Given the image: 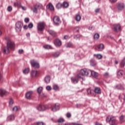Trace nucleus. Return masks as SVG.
<instances>
[{
	"label": "nucleus",
	"mask_w": 125,
	"mask_h": 125,
	"mask_svg": "<svg viewBox=\"0 0 125 125\" xmlns=\"http://www.w3.org/2000/svg\"><path fill=\"white\" fill-rule=\"evenodd\" d=\"M8 93L5 91V90L3 89H0V96L1 97H3V96H5V95H7Z\"/></svg>",
	"instance_id": "dca6fc26"
},
{
	"label": "nucleus",
	"mask_w": 125,
	"mask_h": 125,
	"mask_svg": "<svg viewBox=\"0 0 125 125\" xmlns=\"http://www.w3.org/2000/svg\"><path fill=\"white\" fill-rule=\"evenodd\" d=\"M117 77L118 78H122L124 75V71L123 70H120L117 71Z\"/></svg>",
	"instance_id": "412c9836"
},
{
	"label": "nucleus",
	"mask_w": 125,
	"mask_h": 125,
	"mask_svg": "<svg viewBox=\"0 0 125 125\" xmlns=\"http://www.w3.org/2000/svg\"><path fill=\"white\" fill-rule=\"evenodd\" d=\"M46 8L47 9H50V10L53 11L54 10V7L53 6V5L51 4V3H49L47 6Z\"/></svg>",
	"instance_id": "4be33fe9"
},
{
	"label": "nucleus",
	"mask_w": 125,
	"mask_h": 125,
	"mask_svg": "<svg viewBox=\"0 0 125 125\" xmlns=\"http://www.w3.org/2000/svg\"><path fill=\"white\" fill-rule=\"evenodd\" d=\"M90 65L91 66H95L96 65V62H95L94 60L92 59L90 60Z\"/></svg>",
	"instance_id": "473e14b6"
},
{
	"label": "nucleus",
	"mask_w": 125,
	"mask_h": 125,
	"mask_svg": "<svg viewBox=\"0 0 125 125\" xmlns=\"http://www.w3.org/2000/svg\"><path fill=\"white\" fill-rule=\"evenodd\" d=\"M7 11H8L9 12H11V11H12V7L11 6H9L7 7Z\"/></svg>",
	"instance_id": "c03bdc74"
},
{
	"label": "nucleus",
	"mask_w": 125,
	"mask_h": 125,
	"mask_svg": "<svg viewBox=\"0 0 125 125\" xmlns=\"http://www.w3.org/2000/svg\"><path fill=\"white\" fill-rule=\"evenodd\" d=\"M63 6V4H62L61 3H58V4H57V5H56V8H57L58 9H60V8H61Z\"/></svg>",
	"instance_id": "2f4dec72"
},
{
	"label": "nucleus",
	"mask_w": 125,
	"mask_h": 125,
	"mask_svg": "<svg viewBox=\"0 0 125 125\" xmlns=\"http://www.w3.org/2000/svg\"><path fill=\"white\" fill-rule=\"evenodd\" d=\"M28 28H29V29H32V28H33L34 27V24H33V23L30 22L28 25Z\"/></svg>",
	"instance_id": "a18cd8bd"
},
{
	"label": "nucleus",
	"mask_w": 125,
	"mask_h": 125,
	"mask_svg": "<svg viewBox=\"0 0 125 125\" xmlns=\"http://www.w3.org/2000/svg\"><path fill=\"white\" fill-rule=\"evenodd\" d=\"M53 89L54 90H56V91H57L59 90V87L58 86V85L55 84L53 85Z\"/></svg>",
	"instance_id": "72a5a7b5"
},
{
	"label": "nucleus",
	"mask_w": 125,
	"mask_h": 125,
	"mask_svg": "<svg viewBox=\"0 0 125 125\" xmlns=\"http://www.w3.org/2000/svg\"><path fill=\"white\" fill-rule=\"evenodd\" d=\"M18 110H19V108H18V107L17 106H15L13 108V111H18Z\"/></svg>",
	"instance_id": "8fccbe9b"
},
{
	"label": "nucleus",
	"mask_w": 125,
	"mask_h": 125,
	"mask_svg": "<svg viewBox=\"0 0 125 125\" xmlns=\"http://www.w3.org/2000/svg\"><path fill=\"white\" fill-rule=\"evenodd\" d=\"M76 106L77 108H80V107H81V104H77Z\"/></svg>",
	"instance_id": "338daca9"
},
{
	"label": "nucleus",
	"mask_w": 125,
	"mask_h": 125,
	"mask_svg": "<svg viewBox=\"0 0 125 125\" xmlns=\"http://www.w3.org/2000/svg\"><path fill=\"white\" fill-rule=\"evenodd\" d=\"M60 55V53L59 52H56L53 54V57L57 58Z\"/></svg>",
	"instance_id": "f704fd0d"
},
{
	"label": "nucleus",
	"mask_w": 125,
	"mask_h": 125,
	"mask_svg": "<svg viewBox=\"0 0 125 125\" xmlns=\"http://www.w3.org/2000/svg\"><path fill=\"white\" fill-rule=\"evenodd\" d=\"M38 75V71L37 70H32L31 72V76L33 78L36 77Z\"/></svg>",
	"instance_id": "a878e982"
},
{
	"label": "nucleus",
	"mask_w": 125,
	"mask_h": 125,
	"mask_svg": "<svg viewBox=\"0 0 125 125\" xmlns=\"http://www.w3.org/2000/svg\"><path fill=\"white\" fill-rule=\"evenodd\" d=\"M43 48H44L45 49H50V48H51V46L49 45H44L43 46Z\"/></svg>",
	"instance_id": "c9c22d12"
},
{
	"label": "nucleus",
	"mask_w": 125,
	"mask_h": 125,
	"mask_svg": "<svg viewBox=\"0 0 125 125\" xmlns=\"http://www.w3.org/2000/svg\"><path fill=\"white\" fill-rule=\"evenodd\" d=\"M12 104H13V100H12V99H10V102H9V104L12 105Z\"/></svg>",
	"instance_id": "4d7b16f0"
},
{
	"label": "nucleus",
	"mask_w": 125,
	"mask_h": 125,
	"mask_svg": "<svg viewBox=\"0 0 125 125\" xmlns=\"http://www.w3.org/2000/svg\"><path fill=\"white\" fill-rule=\"evenodd\" d=\"M116 88H117V89H120L121 90H125V89L124 85H123L121 84H119L118 85H117L116 86Z\"/></svg>",
	"instance_id": "b1692460"
},
{
	"label": "nucleus",
	"mask_w": 125,
	"mask_h": 125,
	"mask_svg": "<svg viewBox=\"0 0 125 125\" xmlns=\"http://www.w3.org/2000/svg\"><path fill=\"white\" fill-rule=\"evenodd\" d=\"M80 29V27H79V26L75 27L74 28L73 32L74 33H79Z\"/></svg>",
	"instance_id": "c85d7f7f"
},
{
	"label": "nucleus",
	"mask_w": 125,
	"mask_h": 125,
	"mask_svg": "<svg viewBox=\"0 0 125 125\" xmlns=\"http://www.w3.org/2000/svg\"><path fill=\"white\" fill-rule=\"evenodd\" d=\"M73 45V44L71 42H69L66 44V47H71Z\"/></svg>",
	"instance_id": "37998d69"
},
{
	"label": "nucleus",
	"mask_w": 125,
	"mask_h": 125,
	"mask_svg": "<svg viewBox=\"0 0 125 125\" xmlns=\"http://www.w3.org/2000/svg\"><path fill=\"white\" fill-rule=\"evenodd\" d=\"M36 125H43V122H37Z\"/></svg>",
	"instance_id": "864d4df0"
},
{
	"label": "nucleus",
	"mask_w": 125,
	"mask_h": 125,
	"mask_svg": "<svg viewBox=\"0 0 125 125\" xmlns=\"http://www.w3.org/2000/svg\"><path fill=\"white\" fill-rule=\"evenodd\" d=\"M30 72V69L26 68L23 71V74H28Z\"/></svg>",
	"instance_id": "a19ab883"
},
{
	"label": "nucleus",
	"mask_w": 125,
	"mask_h": 125,
	"mask_svg": "<svg viewBox=\"0 0 125 125\" xmlns=\"http://www.w3.org/2000/svg\"><path fill=\"white\" fill-rule=\"evenodd\" d=\"M113 29L115 32H119L121 30V25L119 24H115L113 25Z\"/></svg>",
	"instance_id": "4468645a"
},
{
	"label": "nucleus",
	"mask_w": 125,
	"mask_h": 125,
	"mask_svg": "<svg viewBox=\"0 0 125 125\" xmlns=\"http://www.w3.org/2000/svg\"><path fill=\"white\" fill-rule=\"evenodd\" d=\"M5 40L7 42V47L10 48L11 50H14V48H15V44L14 42L8 38L6 37Z\"/></svg>",
	"instance_id": "f257e3e1"
},
{
	"label": "nucleus",
	"mask_w": 125,
	"mask_h": 125,
	"mask_svg": "<svg viewBox=\"0 0 125 125\" xmlns=\"http://www.w3.org/2000/svg\"><path fill=\"white\" fill-rule=\"evenodd\" d=\"M38 8H42V4H36L34 6L33 8H31V10L33 11V12L34 13H38Z\"/></svg>",
	"instance_id": "39448f33"
},
{
	"label": "nucleus",
	"mask_w": 125,
	"mask_h": 125,
	"mask_svg": "<svg viewBox=\"0 0 125 125\" xmlns=\"http://www.w3.org/2000/svg\"><path fill=\"white\" fill-rule=\"evenodd\" d=\"M22 52H24V50H23V49H20L19 50V53L20 54H22Z\"/></svg>",
	"instance_id": "6e6d98bb"
},
{
	"label": "nucleus",
	"mask_w": 125,
	"mask_h": 125,
	"mask_svg": "<svg viewBox=\"0 0 125 125\" xmlns=\"http://www.w3.org/2000/svg\"><path fill=\"white\" fill-rule=\"evenodd\" d=\"M66 116L67 118H71V117H72V115L71 114V113L70 112H67L66 114Z\"/></svg>",
	"instance_id": "49530a36"
},
{
	"label": "nucleus",
	"mask_w": 125,
	"mask_h": 125,
	"mask_svg": "<svg viewBox=\"0 0 125 125\" xmlns=\"http://www.w3.org/2000/svg\"><path fill=\"white\" fill-rule=\"evenodd\" d=\"M60 104H56L53 107L51 108V110L53 112H56V111H58L60 109Z\"/></svg>",
	"instance_id": "9b49d317"
},
{
	"label": "nucleus",
	"mask_w": 125,
	"mask_h": 125,
	"mask_svg": "<svg viewBox=\"0 0 125 125\" xmlns=\"http://www.w3.org/2000/svg\"><path fill=\"white\" fill-rule=\"evenodd\" d=\"M62 5L63 7L67 8V7L69 6V3H68L67 2H63Z\"/></svg>",
	"instance_id": "ea45409f"
},
{
	"label": "nucleus",
	"mask_w": 125,
	"mask_h": 125,
	"mask_svg": "<svg viewBox=\"0 0 125 125\" xmlns=\"http://www.w3.org/2000/svg\"><path fill=\"white\" fill-rule=\"evenodd\" d=\"M45 23L43 22H40L37 24V30L38 32H42L44 30Z\"/></svg>",
	"instance_id": "7ed1b4c3"
},
{
	"label": "nucleus",
	"mask_w": 125,
	"mask_h": 125,
	"mask_svg": "<svg viewBox=\"0 0 125 125\" xmlns=\"http://www.w3.org/2000/svg\"><path fill=\"white\" fill-rule=\"evenodd\" d=\"M31 65L34 67V68H39L40 63L37 62L36 61L32 60L30 62Z\"/></svg>",
	"instance_id": "1a4fd4ad"
},
{
	"label": "nucleus",
	"mask_w": 125,
	"mask_h": 125,
	"mask_svg": "<svg viewBox=\"0 0 125 125\" xmlns=\"http://www.w3.org/2000/svg\"><path fill=\"white\" fill-rule=\"evenodd\" d=\"M37 109L38 111H45L47 107L45 105H39L37 106Z\"/></svg>",
	"instance_id": "f8f14e48"
},
{
	"label": "nucleus",
	"mask_w": 125,
	"mask_h": 125,
	"mask_svg": "<svg viewBox=\"0 0 125 125\" xmlns=\"http://www.w3.org/2000/svg\"><path fill=\"white\" fill-rule=\"evenodd\" d=\"M89 70L86 69V68H83L81 69L80 71V73H79L81 76H88L89 74Z\"/></svg>",
	"instance_id": "423d86ee"
},
{
	"label": "nucleus",
	"mask_w": 125,
	"mask_h": 125,
	"mask_svg": "<svg viewBox=\"0 0 125 125\" xmlns=\"http://www.w3.org/2000/svg\"><path fill=\"white\" fill-rule=\"evenodd\" d=\"M120 121L122 123H124V122H125V116L124 115H121L120 117Z\"/></svg>",
	"instance_id": "7c9ffc66"
},
{
	"label": "nucleus",
	"mask_w": 125,
	"mask_h": 125,
	"mask_svg": "<svg viewBox=\"0 0 125 125\" xmlns=\"http://www.w3.org/2000/svg\"><path fill=\"white\" fill-rule=\"evenodd\" d=\"M54 44L56 46H61V45H62V42H61V41L59 39H56L54 41Z\"/></svg>",
	"instance_id": "9d476101"
},
{
	"label": "nucleus",
	"mask_w": 125,
	"mask_h": 125,
	"mask_svg": "<svg viewBox=\"0 0 125 125\" xmlns=\"http://www.w3.org/2000/svg\"><path fill=\"white\" fill-rule=\"evenodd\" d=\"M125 5L123 3H119L117 6V8L118 10L122 11L125 9Z\"/></svg>",
	"instance_id": "ddd939ff"
},
{
	"label": "nucleus",
	"mask_w": 125,
	"mask_h": 125,
	"mask_svg": "<svg viewBox=\"0 0 125 125\" xmlns=\"http://www.w3.org/2000/svg\"><path fill=\"white\" fill-rule=\"evenodd\" d=\"M94 40H95L96 41H97V40H98V39H99V34L98 33L95 34L94 35Z\"/></svg>",
	"instance_id": "4c0bfd02"
},
{
	"label": "nucleus",
	"mask_w": 125,
	"mask_h": 125,
	"mask_svg": "<svg viewBox=\"0 0 125 125\" xmlns=\"http://www.w3.org/2000/svg\"><path fill=\"white\" fill-rule=\"evenodd\" d=\"M23 23L21 21H17L16 23V30L17 32H21Z\"/></svg>",
	"instance_id": "20e7f679"
},
{
	"label": "nucleus",
	"mask_w": 125,
	"mask_h": 125,
	"mask_svg": "<svg viewBox=\"0 0 125 125\" xmlns=\"http://www.w3.org/2000/svg\"><path fill=\"white\" fill-rule=\"evenodd\" d=\"M81 37L82 35H80V34H77L74 36V39L75 40H79V39H80V38H81Z\"/></svg>",
	"instance_id": "58836bf2"
},
{
	"label": "nucleus",
	"mask_w": 125,
	"mask_h": 125,
	"mask_svg": "<svg viewBox=\"0 0 125 125\" xmlns=\"http://www.w3.org/2000/svg\"><path fill=\"white\" fill-rule=\"evenodd\" d=\"M32 94H33V91H30L27 92L25 94V97L26 99H31V96H32Z\"/></svg>",
	"instance_id": "6ab92c4d"
},
{
	"label": "nucleus",
	"mask_w": 125,
	"mask_h": 125,
	"mask_svg": "<svg viewBox=\"0 0 125 125\" xmlns=\"http://www.w3.org/2000/svg\"><path fill=\"white\" fill-rule=\"evenodd\" d=\"M47 32L52 36V37H56L57 36V33L53 30H48Z\"/></svg>",
	"instance_id": "f3484780"
},
{
	"label": "nucleus",
	"mask_w": 125,
	"mask_h": 125,
	"mask_svg": "<svg viewBox=\"0 0 125 125\" xmlns=\"http://www.w3.org/2000/svg\"><path fill=\"white\" fill-rule=\"evenodd\" d=\"M94 92L97 94H101V89L98 87H95Z\"/></svg>",
	"instance_id": "aec40b11"
},
{
	"label": "nucleus",
	"mask_w": 125,
	"mask_h": 125,
	"mask_svg": "<svg viewBox=\"0 0 125 125\" xmlns=\"http://www.w3.org/2000/svg\"><path fill=\"white\" fill-rule=\"evenodd\" d=\"M104 77H106L107 78V77L109 76V73L108 72H106L104 74Z\"/></svg>",
	"instance_id": "13d9d810"
},
{
	"label": "nucleus",
	"mask_w": 125,
	"mask_h": 125,
	"mask_svg": "<svg viewBox=\"0 0 125 125\" xmlns=\"http://www.w3.org/2000/svg\"><path fill=\"white\" fill-rule=\"evenodd\" d=\"M106 123H109L110 125H118V122L114 117L108 116L106 119Z\"/></svg>",
	"instance_id": "f03ea898"
},
{
	"label": "nucleus",
	"mask_w": 125,
	"mask_h": 125,
	"mask_svg": "<svg viewBox=\"0 0 125 125\" xmlns=\"http://www.w3.org/2000/svg\"><path fill=\"white\" fill-rule=\"evenodd\" d=\"M123 95H124V100H125V94H123Z\"/></svg>",
	"instance_id": "774afa93"
},
{
	"label": "nucleus",
	"mask_w": 125,
	"mask_h": 125,
	"mask_svg": "<svg viewBox=\"0 0 125 125\" xmlns=\"http://www.w3.org/2000/svg\"><path fill=\"white\" fill-rule=\"evenodd\" d=\"M71 125H83L82 124H79V123H72Z\"/></svg>",
	"instance_id": "5fc2aeb1"
},
{
	"label": "nucleus",
	"mask_w": 125,
	"mask_h": 125,
	"mask_svg": "<svg viewBox=\"0 0 125 125\" xmlns=\"http://www.w3.org/2000/svg\"><path fill=\"white\" fill-rule=\"evenodd\" d=\"M87 92L88 94H91V89H90V88H88L87 89Z\"/></svg>",
	"instance_id": "3c124183"
},
{
	"label": "nucleus",
	"mask_w": 125,
	"mask_h": 125,
	"mask_svg": "<svg viewBox=\"0 0 125 125\" xmlns=\"http://www.w3.org/2000/svg\"><path fill=\"white\" fill-rule=\"evenodd\" d=\"M28 27L27 25H24L23 26V29H24V30H27L28 29Z\"/></svg>",
	"instance_id": "e2e57ef3"
},
{
	"label": "nucleus",
	"mask_w": 125,
	"mask_h": 125,
	"mask_svg": "<svg viewBox=\"0 0 125 125\" xmlns=\"http://www.w3.org/2000/svg\"><path fill=\"white\" fill-rule=\"evenodd\" d=\"M68 38H69V37H68V36H67V35H65L64 37V40H68Z\"/></svg>",
	"instance_id": "0e129e2a"
},
{
	"label": "nucleus",
	"mask_w": 125,
	"mask_h": 125,
	"mask_svg": "<svg viewBox=\"0 0 125 125\" xmlns=\"http://www.w3.org/2000/svg\"><path fill=\"white\" fill-rule=\"evenodd\" d=\"M75 19L76 21H77L78 22H80V21H81V19H82V17L80 15H77L76 16Z\"/></svg>",
	"instance_id": "c756f323"
},
{
	"label": "nucleus",
	"mask_w": 125,
	"mask_h": 125,
	"mask_svg": "<svg viewBox=\"0 0 125 125\" xmlns=\"http://www.w3.org/2000/svg\"><path fill=\"white\" fill-rule=\"evenodd\" d=\"M10 53V50H9V48L7 46H5L3 48V53L4 54H8Z\"/></svg>",
	"instance_id": "2eb2a0df"
},
{
	"label": "nucleus",
	"mask_w": 125,
	"mask_h": 125,
	"mask_svg": "<svg viewBox=\"0 0 125 125\" xmlns=\"http://www.w3.org/2000/svg\"><path fill=\"white\" fill-rule=\"evenodd\" d=\"M44 81L46 83H50V77L49 76H46Z\"/></svg>",
	"instance_id": "bb28decb"
},
{
	"label": "nucleus",
	"mask_w": 125,
	"mask_h": 125,
	"mask_svg": "<svg viewBox=\"0 0 125 125\" xmlns=\"http://www.w3.org/2000/svg\"><path fill=\"white\" fill-rule=\"evenodd\" d=\"M94 29V27L93 26H90L89 27V30H93Z\"/></svg>",
	"instance_id": "bf43d9fd"
},
{
	"label": "nucleus",
	"mask_w": 125,
	"mask_h": 125,
	"mask_svg": "<svg viewBox=\"0 0 125 125\" xmlns=\"http://www.w3.org/2000/svg\"><path fill=\"white\" fill-rule=\"evenodd\" d=\"M46 89L47 90H48V91H50V90H51V89H52L51 86H49V85L47 86L46 87Z\"/></svg>",
	"instance_id": "de8ad7c7"
},
{
	"label": "nucleus",
	"mask_w": 125,
	"mask_h": 125,
	"mask_svg": "<svg viewBox=\"0 0 125 125\" xmlns=\"http://www.w3.org/2000/svg\"><path fill=\"white\" fill-rule=\"evenodd\" d=\"M96 56V58L98 59H102V56L101 55V54H97V55H94Z\"/></svg>",
	"instance_id": "79ce46f5"
},
{
	"label": "nucleus",
	"mask_w": 125,
	"mask_h": 125,
	"mask_svg": "<svg viewBox=\"0 0 125 125\" xmlns=\"http://www.w3.org/2000/svg\"><path fill=\"white\" fill-rule=\"evenodd\" d=\"M125 66V59H124L121 61V62H120V67H121V68H124Z\"/></svg>",
	"instance_id": "cd10ccee"
},
{
	"label": "nucleus",
	"mask_w": 125,
	"mask_h": 125,
	"mask_svg": "<svg viewBox=\"0 0 125 125\" xmlns=\"http://www.w3.org/2000/svg\"><path fill=\"white\" fill-rule=\"evenodd\" d=\"M15 118V117H14V115H9L7 118V121L8 122H11V121H14Z\"/></svg>",
	"instance_id": "5701e85b"
},
{
	"label": "nucleus",
	"mask_w": 125,
	"mask_h": 125,
	"mask_svg": "<svg viewBox=\"0 0 125 125\" xmlns=\"http://www.w3.org/2000/svg\"><path fill=\"white\" fill-rule=\"evenodd\" d=\"M53 21L55 25H56L57 26H58V25L61 24V21L58 16L54 17L53 18Z\"/></svg>",
	"instance_id": "6e6552de"
},
{
	"label": "nucleus",
	"mask_w": 125,
	"mask_h": 125,
	"mask_svg": "<svg viewBox=\"0 0 125 125\" xmlns=\"http://www.w3.org/2000/svg\"><path fill=\"white\" fill-rule=\"evenodd\" d=\"M90 73L91 74V76H92V77H93L94 78H97V77L98 76V73H97V72H96L95 71L90 70L89 74Z\"/></svg>",
	"instance_id": "393cba45"
},
{
	"label": "nucleus",
	"mask_w": 125,
	"mask_h": 125,
	"mask_svg": "<svg viewBox=\"0 0 125 125\" xmlns=\"http://www.w3.org/2000/svg\"><path fill=\"white\" fill-rule=\"evenodd\" d=\"M81 78H82L81 74H78L77 77L71 78V81L73 83H78L79 82V79H81Z\"/></svg>",
	"instance_id": "0eeeda50"
},
{
	"label": "nucleus",
	"mask_w": 125,
	"mask_h": 125,
	"mask_svg": "<svg viewBox=\"0 0 125 125\" xmlns=\"http://www.w3.org/2000/svg\"><path fill=\"white\" fill-rule=\"evenodd\" d=\"M43 88L42 87H39L37 89V91L39 93V94H41L42 93V91Z\"/></svg>",
	"instance_id": "e433bc0d"
},
{
	"label": "nucleus",
	"mask_w": 125,
	"mask_h": 125,
	"mask_svg": "<svg viewBox=\"0 0 125 125\" xmlns=\"http://www.w3.org/2000/svg\"><path fill=\"white\" fill-rule=\"evenodd\" d=\"M29 21H30V19L29 18H26L24 19V21L25 22V23H28Z\"/></svg>",
	"instance_id": "603ef678"
},
{
	"label": "nucleus",
	"mask_w": 125,
	"mask_h": 125,
	"mask_svg": "<svg viewBox=\"0 0 125 125\" xmlns=\"http://www.w3.org/2000/svg\"><path fill=\"white\" fill-rule=\"evenodd\" d=\"M99 10H100V9H96V10H95V12L96 13H98V12H99Z\"/></svg>",
	"instance_id": "69168bd1"
},
{
	"label": "nucleus",
	"mask_w": 125,
	"mask_h": 125,
	"mask_svg": "<svg viewBox=\"0 0 125 125\" xmlns=\"http://www.w3.org/2000/svg\"><path fill=\"white\" fill-rule=\"evenodd\" d=\"M64 122V119L63 118H60L58 120V123H63Z\"/></svg>",
	"instance_id": "09e8293b"
},
{
	"label": "nucleus",
	"mask_w": 125,
	"mask_h": 125,
	"mask_svg": "<svg viewBox=\"0 0 125 125\" xmlns=\"http://www.w3.org/2000/svg\"><path fill=\"white\" fill-rule=\"evenodd\" d=\"M118 0H109V1L111 3L116 2Z\"/></svg>",
	"instance_id": "052dcab7"
},
{
	"label": "nucleus",
	"mask_w": 125,
	"mask_h": 125,
	"mask_svg": "<svg viewBox=\"0 0 125 125\" xmlns=\"http://www.w3.org/2000/svg\"><path fill=\"white\" fill-rule=\"evenodd\" d=\"M98 51H102L104 49V45L103 44H100L98 45L97 48L96 49Z\"/></svg>",
	"instance_id": "a211bd4d"
},
{
	"label": "nucleus",
	"mask_w": 125,
	"mask_h": 125,
	"mask_svg": "<svg viewBox=\"0 0 125 125\" xmlns=\"http://www.w3.org/2000/svg\"><path fill=\"white\" fill-rule=\"evenodd\" d=\"M21 7L22 10H26V9H27V8H26V7L21 6Z\"/></svg>",
	"instance_id": "680f3d73"
}]
</instances>
